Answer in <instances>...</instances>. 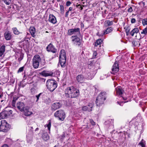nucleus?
<instances>
[{
	"mask_svg": "<svg viewBox=\"0 0 147 147\" xmlns=\"http://www.w3.org/2000/svg\"><path fill=\"white\" fill-rule=\"evenodd\" d=\"M17 99V98L16 97H13V100H14L15 101Z\"/></svg>",
	"mask_w": 147,
	"mask_h": 147,
	"instance_id": "obj_55",
	"label": "nucleus"
},
{
	"mask_svg": "<svg viewBox=\"0 0 147 147\" xmlns=\"http://www.w3.org/2000/svg\"><path fill=\"white\" fill-rule=\"evenodd\" d=\"M41 74L42 75L45 76H53V73L52 71H44L41 72Z\"/></svg>",
	"mask_w": 147,
	"mask_h": 147,
	"instance_id": "obj_12",
	"label": "nucleus"
},
{
	"mask_svg": "<svg viewBox=\"0 0 147 147\" xmlns=\"http://www.w3.org/2000/svg\"><path fill=\"white\" fill-rule=\"evenodd\" d=\"M42 66L45 65V62L44 59H41L38 55H34L32 59V64L34 68H37L39 66V63Z\"/></svg>",
	"mask_w": 147,
	"mask_h": 147,
	"instance_id": "obj_2",
	"label": "nucleus"
},
{
	"mask_svg": "<svg viewBox=\"0 0 147 147\" xmlns=\"http://www.w3.org/2000/svg\"><path fill=\"white\" fill-rule=\"evenodd\" d=\"M0 125V131L4 132H7L8 131L9 125L7 122L6 121L3 120L1 121Z\"/></svg>",
	"mask_w": 147,
	"mask_h": 147,
	"instance_id": "obj_5",
	"label": "nucleus"
},
{
	"mask_svg": "<svg viewBox=\"0 0 147 147\" xmlns=\"http://www.w3.org/2000/svg\"><path fill=\"white\" fill-rule=\"evenodd\" d=\"M72 29L73 30L74 33L75 32H78L80 34V30L79 28H75L74 29Z\"/></svg>",
	"mask_w": 147,
	"mask_h": 147,
	"instance_id": "obj_38",
	"label": "nucleus"
},
{
	"mask_svg": "<svg viewBox=\"0 0 147 147\" xmlns=\"http://www.w3.org/2000/svg\"><path fill=\"white\" fill-rule=\"evenodd\" d=\"M55 117H58L59 119L61 121H63L65 117V113L61 111H57L54 114Z\"/></svg>",
	"mask_w": 147,
	"mask_h": 147,
	"instance_id": "obj_6",
	"label": "nucleus"
},
{
	"mask_svg": "<svg viewBox=\"0 0 147 147\" xmlns=\"http://www.w3.org/2000/svg\"><path fill=\"white\" fill-rule=\"evenodd\" d=\"M113 121L112 119H109L106 121L105 122V124L107 127H109L111 126H113Z\"/></svg>",
	"mask_w": 147,
	"mask_h": 147,
	"instance_id": "obj_15",
	"label": "nucleus"
},
{
	"mask_svg": "<svg viewBox=\"0 0 147 147\" xmlns=\"http://www.w3.org/2000/svg\"><path fill=\"white\" fill-rule=\"evenodd\" d=\"M113 28L111 27H110L107 28L104 32V34H107L112 32L113 30Z\"/></svg>",
	"mask_w": 147,
	"mask_h": 147,
	"instance_id": "obj_24",
	"label": "nucleus"
},
{
	"mask_svg": "<svg viewBox=\"0 0 147 147\" xmlns=\"http://www.w3.org/2000/svg\"><path fill=\"white\" fill-rule=\"evenodd\" d=\"M72 7H69V10L68 11H71L72 10Z\"/></svg>",
	"mask_w": 147,
	"mask_h": 147,
	"instance_id": "obj_57",
	"label": "nucleus"
},
{
	"mask_svg": "<svg viewBox=\"0 0 147 147\" xmlns=\"http://www.w3.org/2000/svg\"><path fill=\"white\" fill-rule=\"evenodd\" d=\"M81 7V9H83V7Z\"/></svg>",
	"mask_w": 147,
	"mask_h": 147,
	"instance_id": "obj_62",
	"label": "nucleus"
},
{
	"mask_svg": "<svg viewBox=\"0 0 147 147\" xmlns=\"http://www.w3.org/2000/svg\"><path fill=\"white\" fill-rule=\"evenodd\" d=\"M102 41L101 39H99L97 40L95 44V46L96 47L98 45H100L101 44V43L102 42Z\"/></svg>",
	"mask_w": 147,
	"mask_h": 147,
	"instance_id": "obj_31",
	"label": "nucleus"
},
{
	"mask_svg": "<svg viewBox=\"0 0 147 147\" xmlns=\"http://www.w3.org/2000/svg\"><path fill=\"white\" fill-rule=\"evenodd\" d=\"M125 29V32L127 35H128L129 33L130 30V27L129 26L125 27L124 28Z\"/></svg>",
	"mask_w": 147,
	"mask_h": 147,
	"instance_id": "obj_33",
	"label": "nucleus"
},
{
	"mask_svg": "<svg viewBox=\"0 0 147 147\" xmlns=\"http://www.w3.org/2000/svg\"><path fill=\"white\" fill-rule=\"evenodd\" d=\"M136 22V20L135 18H132L131 20V22L132 23H134Z\"/></svg>",
	"mask_w": 147,
	"mask_h": 147,
	"instance_id": "obj_52",
	"label": "nucleus"
},
{
	"mask_svg": "<svg viewBox=\"0 0 147 147\" xmlns=\"http://www.w3.org/2000/svg\"><path fill=\"white\" fill-rule=\"evenodd\" d=\"M142 3L144 5H145V3L144 2H142Z\"/></svg>",
	"mask_w": 147,
	"mask_h": 147,
	"instance_id": "obj_58",
	"label": "nucleus"
},
{
	"mask_svg": "<svg viewBox=\"0 0 147 147\" xmlns=\"http://www.w3.org/2000/svg\"><path fill=\"white\" fill-rule=\"evenodd\" d=\"M132 11L133 9L131 7H130L127 10V11L129 12H131Z\"/></svg>",
	"mask_w": 147,
	"mask_h": 147,
	"instance_id": "obj_49",
	"label": "nucleus"
},
{
	"mask_svg": "<svg viewBox=\"0 0 147 147\" xmlns=\"http://www.w3.org/2000/svg\"><path fill=\"white\" fill-rule=\"evenodd\" d=\"M42 94V93H40V94H39L38 95H37L36 96V97L37 98V100H36V101H38V100L39 99V98L40 95L41 94Z\"/></svg>",
	"mask_w": 147,
	"mask_h": 147,
	"instance_id": "obj_51",
	"label": "nucleus"
},
{
	"mask_svg": "<svg viewBox=\"0 0 147 147\" xmlns=\"http://www.w3.org/2000/svg\"><path fill=\"white\" fill-rule=\"evenodd\" d=\"M113 21H111L110 20H107L105 22L106 24L107 25V26H110L113 24Z\"/></svg>",
	"mask_w": 147,
	"mask_h": 147,
	"instance_id": "obj_30",
	"label": "nucleus"
},
{
	"mask_svg": "<svg viewBox=\"0 0 147 147\" xmlns=\"http://www.w3.org/2000/svg\"><path fill=\"white\" fill-rule=\"evenodd\" d=\"M145 142L143 140H142L139 143V144L141 145L142 147H145Z\"/></svg>",
	"mask_w": 147,
	"mask_h": 147,
	"instance_id": "obj_39",
	"label": "nucleus"
},
{
	"mask_svg": "<svg viewBox=\"0 0 147 147\" xmlns=\"http://www.w3.org/2000/svg\"><path fill=\"white\" fill-rule=\"evenodd\" d=\"M46 86L51 92L53 91L57 86L56 82L52 79L48 80L46 82Z\"/></svg>",
	"mask_w": 147,
	"mask_h": 147,
	"instance_id": "obj_4",
	"label": "nucleus"
},
{
	"mask_svg": "<svg viewBox=\"0 0 147 147\" xmlns=\"http://www.w3.org/2000/svg\"><path fill=\"white\" fill-rule=\"evenodd\" d=\"M23 55L22 54H21L20 55V57L18 58V60L19 62H20L23 59Z\"/></svg>",
	"mask_w": 147,
	"mask_h": 147,
	"instance_id": "obj_43",
	"label": "nucleus"
},
{
	"mask_svg": "<svg viewBox=\"0 0 147 147\" xmlns=\"http://www.w3.org/2000/svg\"><path fill=\"white\" fill-rule=\"evenodd\" d=\"M22 113L26 116H30L32 114V113L30 111H21Z\"/></svg>",
	"mask_w": 147,
	"mask_h": 147,
	"instance_id": "obj_28",
	"label": "nucleus"
},
{
	"mask_svg": "<svg viewBox=\"0 0 147 147\" xmlns=\"http://www.w3.org/2000/svg\"><path fill=\"white\" fill-rule=\"evenodd\" d=\"M73 30L72 29H70L68 30L67 34L68 35L71 36L73 34H74Z\"/></svg>",
	"mask_w": 147,
	"mask_h": 147,
	"instance_id": "obj_35",
	"label": "nucleus"
},
{
	"mask_svg": "<svg viewBox=\"0 0 147 147\" xmlns=\"http://www.w3.org/2000/svg\"><path fill=\"white\" fill-rule=\"evenodd\" d=\"M4 36L6 40H10L11 38V33L9 31L5 32L4 34Z\"/></svg>",
	"mask_w": 147,
	"mask_h": 147,
	"instance_id": "obj_19",
	"label": "nucleus"
},
{
	"mask_svg": "<svg viewBox=\"0 0 147 147\" xmlns=\"http://www.w3.org/2000/svg\"><path fill=\"white\" fill-rule=\"evenodd\" d=\"M16 107L19 110H28L29 108H26L24 104L22 102H19L16 104Z\"/></svg>",
	"mask_w": 147,
	"mask_h": 147,
	"instance_id": "obj_8",
	"label": "nucleus"
},
{
	"mask_svg": "<svg viewBox=\"0 0 147 147\" xmlns=\"http://www.w3.org/2000/svg\"><path fill=\"white\" fill-rule=\"evenodd\" d=\"M96 54H97V53H96V51H94L93 52V56L95 57L96 55Z\"/></svg>",
	"mask_w": 147,
	"mask_h": 147,
	"instance_id": "obj_53",
	"label": "nucleus"
},
{
	"mask_svg": "<svg viewBox=\"0 0 147 147\" xmlns=\"http://www.w3.org/2000/svg\"><path fill=\"white\" fill-rule=\"evenodd\" d=\"M119 69L118 62L117 61H115L112 67V70L113 72H111V73L114 74V72H117L119 70Z\"/></svg>",
	"mask_w": 147,
	"mask_h": 147,
	"instance_id": "obj_9",
	"label": "nucleus"
},
{
	"mask_svg": "<svg viewBox=\"0 0 147 147\" xmlns=\"http://www.w3.org/2000/svg\"><path fill=\"white\" fill-rule=\"evenodd\" d=\"M147 33V28H145L141 32V34L146 35Z\"/></svg>",
	"mask_w": 147,
	"mask_h": 147,
	"instance_id": "obj_40",
	"label": "nucleus"
},
{
	"mask_svg": "<svg viewBox=\"0 0 147 147\" xmlns=\"http://www.w3.org/2000/svg\"><path fill=\"white\" fill-rule=\"evenodd\" d=\"M30 32L33 37H35L36 32L35 28L34 27H30L29 29Z\"/></svg>",
	"mask_w": 147,
	"mask_h": 147,
	"instance_id": "obj_21",
	"label": "nucleus"
},
{
	"mask_svg": "<svg viewBox=\"0 0 147 147\" xmlns=\"http://www.w3.org/2000/svg\"><path fill=\"white\" fill-rule=\"evenodd\" d=\"M11 0H4V2L7 5H9L11 2Z\"/></svg>",
	"mask_w": 147,
	"mask_h": 147,
	"instance_id": "obj_42",
	"label": "nucleus"
},
{
	"mask_svg": "<svg viewBox=\"0 0 147 147\" xmlns=\"http://www.w3.org/2000/svg\"><path fill=\"white\" fill-rule=\"evenodd\" d=\"M127 101H117V103L119 105H120L121 106H122L123 105V103H125L127 102Z\"/></svg>",
	"mask_w": 147,
	"mask_h": 147,
	"instance_id": "obj_41",
	"label": "nucleus"
},
{
	"mask_svg": "<svg viewBox=\"0 0 147 147\" xmlns=\"http://www.w3.org/2000/svg\"><path fill=\"white\" fill-rule=\"evenodd\" d=\"M46 49L48 51H51L53 53H56L57 51V49L51 43H50L47 47Z\"/></svg>",
	"mask_w": 147,
	"mask_h": 147,
	"instance_id": "obj_10",
	"label": "nucleus"
},
{
	"mask_svg": "<svg viewBox=\"0 0 147 147\" xmlns=\"http://www.w3.org/2000/svg\"><path fill=\"white\" fill-rule=\"evenodd\" d=\"M15 103H16V101H15L14 100H12V105L13 107L16 108V107L15 106Z\"/></svg>",
	"mask_w": 147,
	"mask_h": 147,
	"instance_id": "obj_47",
	"label": "nucleus"
},
{
	"mask_svg": "<svg viewBox=\"0 0 147 147\" xmlns=\"http://www.w3.org/2000/svg\"><path fill=\"white\" fill-rule=\"evenodd\" d=\"M24 67H20L18 69V73H19V72H22V71L23 70H24Z\"/></svg>",
	"mask_w": 147,
	"mask_h": 147,
	"instance_id": "obj_44",
	"label": "nucleus"
},
{
	"mask_svg": "<svg viewBox=\"0 0 147 147\" xmlns=\"http://www.w3.org/2000/svg\"><path fill=\"white\" fill-rule=\"evenodd\" d=\"M38 129V128H36V130H37Z\"/></svg>",
	"mask_w": 147,
	"mask_h": 147,
	"instance_id": "obj_60",
	"label": "nucleus"
},
{
	"mask_svg": "<svg viewBox=\"0 0 147 147\" xmlns=\"http://www.w3.org/2000/svg\"><path fill=\"white\" fill-rule=\"evenodd\" d=\"M49 22L53 24H55L57 22L56 19L55 17L52 14H50L49 15Z\"/></svg>",
	"mask_w": 147,
	"mask_h": 147,
	"instance_id": "obj_14",
	"label": "nucleus"
},
{
	"mask_svg": "<svg viewBox=\"0 0 147 147\" xmlns=\"http://www.w3.org/2000/svg\"><path fill=\"white\" fill-rule=\"evenodd\" d=\"M69 11H67L65 14V17H67L68 16V13H69Z\"/></svg>",
	"mask_w": 147,
	"mask_h": 147,
	"instance_id": "obj_54",
	"label": "nucleus"
},
{
	"mask_svg": "<svg viewBox=\"0 0 147 147\" xmlns=\"http://www.w3.org/2000/svg\"><path fill=\"white\" fill-rule=\"evenodd\" d=\"M71 2L70 1H67L66 3V5L67 6H69L71 4Z\"/></svg>",
	"mask_w": 147,
	"mask_h": 147,
	"instance_id": "obj_46",
	"label": "nucleus"
},
{
	"mask_svg": "<svg viewBox=\"0 0 147 147\" xmlns=\"http://www.w3.org/2000/svg\"><path fill=\"white\" fill-rule=\"evenodd\" d=\"M66 58V57L65 51L64 50H61L60 52L59 58Z\"/></svg>",
	"mask_w": 147,
	"mask_h": 147,
	"instance_id": "obj_22",
	"label": "nucleus"
},
{
	"mask_svg": "<svg viewBox=\"0 0 147 147\" xmlns=\"http://www.w3.org/2000/svg\"><path fill=\"white\" fill-rule=\"evenodd\" d=\"M5 46L2 45L0 48V56H1L5 51Z\"/></svg>",
	"mask_w": 147,
	"mask_h": 147,
	"instance_id": "obj_27",
	"label": "nucleus"
},
{
	"mask_svg": "<svg viewBox=\"0 0 147 147\" xmlns=\"http://www.w3.org/2000/svg\"><path fill=\"white\" fill-rule=\"evenodd\" d=\"M45 0H42L43 2H45L46 1Z\"/></svg>",
	"mask_w": 147,
	"mask_h": 147,
	"instance_id": "obj_59",
	"label": "nucleus"
},
{
	"mask_svg": "<svg viewBox=\"0 0 147 147\" xmlns=\"http://www.w3.org/2000/svg\"><path fill=\"white\" fill-rule=\"evenodd\" d=\"M42 138L44 140L47 141L49 139V136L47 133H45L42 134Z\"/></svg>",
	"mask_w": 147,
	"mask_h": 147,
	"instance_id": "obj_23",
	"label": "nucleus"
},
{
	"mask_svg": "<svg viewBox=\"0 0 147 147\" xmlns=\"http://www.w3.org/2000/svg\"><path fill=\"white\" fill-rule=\"evenodd\" d=\"M106 94L105 92H102L99 94L96 100V104L97 106H100L104 103V101L106 99Z\"/></svg>",
	"mask_w": 147,
	"mask_h": 147,
	"instance_id": "obj_3",
	"label": "nucleus"
},
{
	"mask_svg": "<svg viewBox=\"0 0 147 147\" xmlns=\"http://www.w3.org/2000/svg\"><path fill=\"white\" fill-rule=\"evenodd\" d=\"M84 76L82 75H79L76 77V80L78 82H82L84 80Z\"/></svg>",
	"mask_w": 147,
	"mask_h": 147,
	"instance_id": "obj_20",
	"label": "nucleus"
},
{
	"mask_svg": "<svg viewBox=\"0 0 147 147\" xmlns=\"http://www.w3.org/2000/svg\"><path fill=\"white\" fill-rule=\"evenodd\" d=\"M139 32L138 28L134 29L130 32V34L132 36H133L135 33H137Z\"/></svg>",
	"mask_w": 147,
	"mask_h": 147,
	"instance_id": "obj_26",
	"label": "nucleus"
},
{
	"mask_svg": "<svg viewBox=\"0 0 147 147\" xmlns=\"http://www.w3.org/2000/svg\"><path fill=\"white\" fill-rule=\"evenodd\" d=\"M35 90V89L34 88H32L31 89V91L32 93H34Z\"/></svg>",
	"mask_w": 147,
	"mask_h": 147,
	"instance_id": "obj_48",
	"label": "nucleus"
},
{
	"mask_svg": "<svg viewBox=\"0 0 147 147\" xmlns=\"http://www.w3.org/2000/svg\"><path fill=\"white\" fill-rule=\"evenodd\" d=\"M60 10L61 13L62 14H63L64 12V7L62 5L60 4Z\"/></svg>",
	"mask_w": 147,
	"mask_h": 147,
	"instance_id": "obj_32",
	"label": "nucleus"
},
{
	"mask_svg": "<svg viewBox=\"0 0 147 147\" xmlns=\"http://www.w3.org/2000/svg\"><path fill=\"white\" fill-rule=\"evenodd\" d=\"M142 121V118L141 117L137 116L133 118L131 121L130 123H131L134 125L137 126L139 123H140Z\"/></svg>",
	"mask_w": 147,
	"mask_h": 147,
	"instance_id": "obj_7",
	"label": "nucleus"
},
{
	"mask_svg": "<svg viewBox=\"0 0 147 147\" xmlns=\"http://www.w3.org/2000/svg\"><path fill=\"white\" fill-rule=\"evenodd\" d=\"M46 125H47L48 129L50 131V128L51 127V121L50 120H49L48 121V124L47 125H45V126L46 127Z\"/></svg>",
	"mask_w": 147,
	"mask_h": 147,
	"instance_id": "obj_36",
	"label": "nucleus"
},
{
	"mask_svg": "<svg viewBox=\"0 0 147 147\" xmlns=\"http://www.w3.org/2000/svg\"><path fill=\"white\" fill-rule=\"evenodd\" d=\"M120 98H123V100H126L127 99V98H124V97H123L121 96V97H120Z\"/></svg>",
	"mask_w": 147,
	"mask_h": 147,
	"instance_id": "obj_56",
	"label": "nucleus"
},
{
	"mask_svg": "<svg viewBox=\"0 0 147 147\" xmlns=\"http://www.w3.org/2000/svg\"><path fill=\"white\" fill-rule=\"evenodd\" d=\"M7 111H3L0 113V119H5L7 116Z\"/></svg>",
	"mask_w": 147,
	"mask_h": 147,
	"instance_id": "obj_18",
	"label": "nucleus"
},
{
	"mask_svg": "<svg viewBox=\"0 0 147 147\" xmlns=\"http://www.w3.org/2000/svg\"><path fill=\"white\" fill-rule=\"evenodd\" d=\"M6 95L3 93H0V100L1 102L5 101L6 99Z\"/></svg>",
	"mask_w": 147,
	"mask_h": 147,
	"instance_id": "obj_25",
	"label": "nucleus"
},
{
	"mask_svg": "<svg viewBox=\"0 0 147 147\" xmlns=\"http://www.w3.org/2000/svg\"><path fill=\"white\" fill-rule=\"evenodd\" d=\"M116 92L117 94L121 95L122 94V90L120 88H116Z\"/></svg>",
	"mask_w": 147,
	"mask_h": 147,
	"instance_id": "obj_29",
	"label": "nucleus"
},
{
	"mask_svg": "<svg viewBox=\"0 0 147 147\" xmlns=\"http://www.w3.org/2000/svg\"><path fill=\"white\" fill-rule=\"evenodd\" d=\"M93 107V105L92 103H90L88 105L84 106L82 107V110H92Z\"/></svg>",
	"mask_w": 147,
	"mask_h": 147,
	"instance_id": "obj_16",
	"label": "nucleus"
},
{
	"mask_svg": "<svg viewBox=\"0 0 147 147\" xmlns=\"http://www.w3.org/2000/svg\"><path fill=\"white\" fill-rule=\"evenodd\" d=\"M142 24L143 26L147 25V18H145L142 20Z\"/></svg>",
	"mask_w": 147,
	"mask_h": 147,
	"instance_id": "obj_37",
	"label": "nucleus"
},
{
	"mask_svg": "<svg viewBox=\"0 0 147 147\" xmlns=\"http://www.w3.org/2000/svg\"><path fill=\"white\" fill-rule=\"evenodd\" d=\"M13 33L16 34H19V31L16 28H12Z\"/></svg>",
	"mask_w": 147,
	"mask_h": 147,
	"instance_id": "obj_34",
	"label": "nucleus"
},
{
	"mask_svg": "<svg viewBox=\"0 0 147 147\" xmlns=\"http://www.w3.org/2000/svg\"><path fill=\"white\" fill-rule=\"evenodd\" d=\"M0 101H1V100H0Z\"/></svg>",
	"mask_w": 147,
	"mask_h": 147,
	"instance_id": "obj_63",
	"label": "nucleus"
},
{
	"mask_svg": "<svg viewBox=\"0 0 147 147\" xmlns=\"http://www.w3.org/2000/svg\"><path fill=\"white\" fill-rule=\"evenodd\" d=\"M61 105L59 102L54 103L52 106L51 108L54 110L59 109L61 106Z\"/></svg>",
	"mask_w": 147,
	"mask_h": 147,
	"instance_id": "obj_13",
	"label": "nucleus"
},
{
	"mask_svg": "<svg viewBox=\"0 0 147 147\" xmlns=\"http://www.w3.org/2000/svg\"><path fill=\"white\" fill-rule=\"evenodd\" d=\"M66 59V58H59V62L61 66L62 67H64L65 66Z\"/></svg>",
	"mask_w": 147,
	"mask_h": 147,
	"instance_id": "obj_17",
	"label": "nucleus"
},
{
	"mask_svg": "<svg viewBox=\"0 0 147 147\" xmlns=\"http://www.w3.org/2000/svg\"><path fill=\"white\" fill-rule=\"evenodd\" d=\"M72 37L74 38L72 40L74 42V44H76V45H78V46H80L81 45V42L80 38L76 36H72Z\"/></svg>",
	"mask_w": 147,
	"mask_h": 147,
	"instance_id": "obj_11",
	"label": "nucleus"
},
{
	"mask_svg": "<svg viewBox=\"0 0 147 147\" xmlns=\"http://www.w3.org/2000/svg\"><path fill=\"white\" fill-rule=\"evenodd\" d=\"M46 33H48V32L47 31H46Z\"/></svg>",
	"mask_w": 147,
	"mask_h": 147,
	"instance_id": "obj_61",
	"label": "nucleus"
},
{
	"mask_svg": "<svg viewBox=\"0 0 147 147\" xmlns=\"http://www.w3.org/2000/svg\"><path fill=\"white\" fill-rule=\"evenodd\" d=\"M45 80H46V79H45L42 78H39V80L41 82H45Z\"/></svg>",
	"mask_w": 147,
	"mask_h": 147,
	"instance_id": "obj_50",
	"label": "nucleus"
},
{
	"mask_svg": "<svg viewBox=\"0 0 147 147\" xmlns=\"http://www.w3.org/2000/svg\"><path fill=\"white\" fill-rule=\"evenodd\" d=\"M66 95L69 98H76L79 94V91L72 86L67 88L65 90Z\"/></svg>",
	"mask_w": 147,
	"mask_h": 147,
	"instance_id": "obj_1",
	"label": "nucleus"
},
{
	"mask_svg": "<svg viewBox=\"0 0 147 147\" xmlns=\"http://www.w3.org/2000/svg\"><path fill=\"white\" fill-rule=\"evenodd\" d=\"M90 123H91V124L93 125H94L95 124V123L94 121L91 119H90Z\"/></svg>",
	"mask_w": 147,
	"mask_h": 147,
	"instance_id": "obj_45",
	"label": "nucleus"
}]
</instances>
